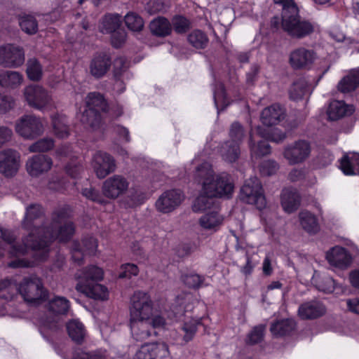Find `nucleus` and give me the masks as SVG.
<instances>
[{
    "mask_svg": "<svg viewBox=\"0 0 359 359\" xmlns=\"http://www.w3.org/2000/svg\"><path fill=\"white\" fill-rule=\"evenodd\" d=\"M129 187V182L121 175H114L104 181L102 187L103 195L110 199H116L123 194Z\"/></svg>",
    "mask_w": 359,
    "mask_h": 359,
    "instance_id": "15",
    "label": "nucleus"
},
{
    "mask_svg": "<svg viewBox=\"0 0 359 359\" xmlns=\"http://www.w3.org/2000/svg\"><path fill=\"white\" fill-rule=\"evenodd\" d=\"M24 96L28 104L38 110H43L52 104L51 96L45 88L38 85L26 87Z\"/></svg>",
    "mask_w": 359,
    "mask_h": 359,
    "instance_id": "12",
    "label": "nucleus"
},
{
    "mask_svg": "<svg viewBox=\"0 0 359 359\" xmlns=\"http://www.w3.org/2000/svg\"><path fill=\"white\" fill-rule=\"evenodd\" d=\"M215 196H208L202 190V194L195 201L193 208L194 211H202L209 209L213 205V199Z\"/></svg>",
    "mask_w": 359,
    "mask_h": 359,
    "instance_id": "46",
    "label": "nucleus"
},
{
    "mask_svg": "<svg viewBox=\"0 0 359 359\" xmlns=\"http://www.w3.org/2000/svg\"><path fill=\"white\" fill-rule=\"evenodd\" d=\"M23 81V76L18 72L2 70L0 72V86L5 88H15Z\"/></svg>",
    "mask_w": 359,
    "mask_h": 359,
    "instance_id": "33",
    "label": "nucleus"
},
{
    "mask_svg": "<svg viewBox=\"0 0 359 359\" xmlns=\"http://www.w3.org/2000/svg\"><path fill=\"white\" fill-rule=\"evenodd\" d=\"M189 42L196 48H203L208 43L206 35L200 30H195L188 36Z\"/></svg>",
    "mask_w": 359,
    "mask_h": 359,
    "instance_id": "45",
    "label": "nucleus"
},
{
    "mask_svg": "<svg viewBox=\"0 0 359 359\" xmlns=\"http://www.w3.org/2000/svg\"><path fill=\"white\" fill-rule=\"evenodd\" d=\"M284 110L278 104H273L265 108L261 114V121L266 126L276 125L284 117Z\"/></svg>",
    "mask_w": 359,
    "mask_h": 359,
    "instance_id": "26",
    "label": "nucleus"
},
{
    "mask_svg": "<svg viewBox=\"0 0 359 359\" xmlns=\"http://www.w3.org/2000/svg\"><path fill=\"white\" fill-rule=\"evenodd\" d=\"M54 141L51 138H43L38 140L29 147L32 152H46L53 149Z\"/></svg>",
    "mask_w": 359,
    "mask_h": 359,
    "instance_id": "49",
    "label": "nucleus"
},
{
    "mask_svg": "<svg viewBox=\"0 0 359 359\" xmlns=\"http://www.w3.org/2000/svg\"><path fill=\"white\" fill-rule=\"evenodd\" d=\"M183 195L180 190H170L164 192L156 201V209L163 213L173 211L183 201Z\"/></svg>",
    "mask_w": 359,
    "mask_h": 359,
    "instance_id": "19",
    "label": "nucleus"
},
{
    "mask_svg": "<svg viewBox=\"0 0 359 359\" xmlns=\"http://www.w3.org/2000/svg\"><path fill=\"white\" fill-rule=\"evenodd\" d=\"M240 197L244 202L255 205L259 210L266 205L261 182L257 177H250L245 181L241 189Z\"/></svg>",
    "mask_w": 359,
    "mask_h": 359,
    "instance_id": "7",
    "label": "nucleus"
},
{
    "mask_svg": "<svg viewBox=\"0 0 359 359\" xmlns=\"http://www.w3.org/2000/svg\"><path fill=\"white\" fill-rule=\"evenodd\" d=\"M11 281L4 279L0 281V298L6 300H11L13 294L11 292Z\"/></svg>",
    "mask_w": 359,
    "mask_h": 359,
    "instance_id": "59",
    "label": "nucleus"
},
{
    "mask_svg": "<svg viewBox=\"0 0 359 359\" xmlns=\"http://www.w3.org/2000/svg\"><path fill=\"white\" fill-rule=\"evenodd\" d=\"M18 290L24 300L30 304H39L46 300L48 294L41 280L36 276L25 277Z\"/></svg>",
    "mask_w": 359,
    "mask_h": 359,
    "instance_id": "6",
    "label": "nucleus"
},
{
    "mask_svg": "<svg viewBox=\"0 0 359 359\" xmlns=\"http://www.w3.org/2000/svg\"><path fill=\"white\" fill-rule=\"evenodd\" d=\"M0 237L6 243L11 245L10 250L8 251L9 255L12 257H16L14 260L11 261L8 263V266L10 268L13 269H17V268H27L31 266V262L26 259H21L19 258L20 256L25 255L28 253L29 250L36 251L39 250V249H33L31 247H27L26 252L24 254H18V253H12L13 250L14 249V247L16 246H24V239L26 238V236L24 237L22 240V243H15V236H14L13 233L9 230L4 229L3 228H0Z\"/></svg>",
    "mask_w": 359,
    "mask_h": 359,
    "instance_id": "11",
    "label": "nucleus"
},
{
    "mask_svg": "<svg viewBox=\"0 0 359 359\" xmlns=\"http://www.w3.org/2000/svg\"><path fill=\"white\" fill-rule=\"evenodd\" d=\"M184 283L190 287H198L202 282V278L197 274H188L183 276Z\"/></svg>",
    "mask_w": 359,
    "mask_h": 359,
    "instance_id": "62",
    "label": "nucleus"
},
{
    "mask_svg": "<svg viewBox=\"0 0 359 359\" xmlns=\"http://www.w3.org/2000/svg\"><path fill=\"white\" fill-rule=\"evenodd\" d=\"M201 323V319H191L186 322L183 325V330L185 332L184 339L185 341L191 340L196 332L197 327Z\"/></svg>",
    "mask_w": 359,
    "mask_h": 359,
    "instance_id": "52",
    "label": "nucleus"
},
{
    "mask_svg": "<svg viewBox=\"0 0 359 359\" xmlns=\"http://www.w3.org/2000/svg\"><path fill=\"white\" fill-rule=\"evenodd\" d=\"M280 200L283 209L287 213L296 211L300 205V196L295 189H284Z\"/></svg>",
    "mask_w": 359,
    "mask_h": 359,
    "instance_id": "24",
    "label": "nucleus"
},
{
    "mask_svg": "<svg viewBox=\"0 0 359 359\" xmlns=\"http://www.w3.org/2000/svg\"><path fill=\"white\" fill-rule=\"evenodd\" d=\"M326 312L325 306L318 301H310L302 304L298 309V316L304 320L316 319Z\"/></svg>",
    "mask_w": 359,
    "mask_h": 359,
    "instance_id": "23",
    "label": "nucleus"
},
{
    "mask_svg": "<svg viewBox=\"0 0 359 359\" xmlns=\"http://www.w3.org/2000/svg\"><path fill=\"white\" fill-rule=\"evenodd\" d=\"M44 308L49 315L43 321V325L51 330L56 331L59 329L55 316L66 315L69 309V301L60 296H54L45 304Z\"/></svg>",
    "mask_w": 359,
    "mask_h": 359,
    "instance_id": "8",
    "label": "nucleus"
},
{
    "mask_svg": "<svg viewBox=\"0 0 359 359\" xmlns=\"http://www.w3.org/2000/svg\"><path fill=\"white\" fill-rule=\"evenodd\" d=\"M214 101L218 112L224 109L229 104V101L225 95L224 86L222 83L217 84L214 90Z\"/></svg>",
    "mask_w": 359,
    "mask_h": 359,
    "instance_id": "44",
    "label": "nucleus"
},
{
    "mask_svg": "<svg viewBox=\"0 0 359 359\" xmlns=\"http://www.w3.org/2000/svg\"><path fill=\"white\" fill-rule=\"evenodd\" d=\"M174 29L177 33L185 32L189 27V22L187 19L182 16H176L172 19Z\"/></svg>",
    "mask_w": 359,
    "mask_h": 359,
    "instance_id": "58",
    "label": "nucleus"
},
{
    "mask_svg": "<svg viewBox=\"0 0 359 359\" xmlns=\"http://www.w3.org/2000/svg\"><path fill=\"white\" fill-rule=\"evenodd\" d=\"M15 131L25 139L33 140L43 133L44 127L36 116L23 115L15 123Z\"/></svg>",
    "mask_w": 359,
    "mask_h": 359,
    "instance_id": "10",
    "label": "nucleus"
},
{
    "mask_svg": "<svg viewBox=\"0 0 359 359\" xmlns=\"http://www.w3.org/2000/svg\"><path fill=\"white\" fill-rule=\"evenodd\" d=\"M25 61L24 48L15 43L0 46V66L14 69L21 67Z\"/></svg>",
    "mask_w": 359,
    "mask_h": 359,
    "instance_id": "9",
    "label": "nucleus"
},
{
    "mask_svg": "<svg viewBox=\"0 0 359 359\" xmlns=\"http://www.w3.org/2000/svg\"><path fill=\"white\" fill-rule=\"evenodd\" d=\"M20 154L11 149L0 151V172L6 177H12L19 168Z\"/></svg>",
    "mask_w": 359,
    "mask_h": 359,
    "instance_id": "18",
    "label": "nucleus"
},
{
    "mask_svg": "<svg viewBox=\"0 0 359 359\" xmlns=\"http://www.w3.org/2000/svg\"><path fill=\"white\" fill-rule=\"evenodd\" d=\"M326 259L329 264L340 269L347 268L352 262L351 254L341 246H334L326 253Z\"/></svg>",
    "mask_w": 359,
    "mask_h": 359,
    "instance_id": "21",
    "label": "nucleus"
},
{
    "mask_svg": "<svg viewBox=\"0 0 359 359\" xmlns=\"http://www.w3.org/2000/svg\"><path fill=\"white\" fill-rule=\"evenodd\" d=\"M18 21L22 30L27 34L32 35L37 32L38 22L34 16L27 14L20 15Z\"/></svg>",
    "mask_w": 359,
    "mask_h": 359,
    "instance_id": "41",
    "label": "nucleus"
},
{
    "mask_svg": "<svg viewBox=\"0 0 359 359\" xmlns=\"http://www.w3.org/2000/svg\"><path fill=\"white\" fill-rule=\"evenodd\" d=\"M121 18L117 14L106 15L99 25V29L102 33H114L121 25Z\"/></svg>",
    "mask_w": 359,
    "mask_h": 359,
    "instance_id": "37",
    "label": "nucleus"
},
{
    "mask_svg": "<svg viewBox=\"0 0 359 359\" xmlns=\"http://www.w3.org/2000/svg\"><path fill=\"white\" fill-rule=\"evenodd\" d=\"M220 154L225 161L234 162L240 154L239 144L228 140L221 147Z\"/></svg>",
    "mask_w": 359,
    "mask_h": 359,
    "instance_id": "39",
    "label": "nucleus"
},
{
    "mask_svg": "<svg viewBox=\"0 0 359 359\" xmlns=\"http://www.w3.org/2000/svg\"><path fill=\"white\" fill-rule=\"evenodd\" d=\"M144 201V194L140 190H135L126 198L125 203L127 208H135L142 204Z\"/></svg>",
    "mask_w": 359,
    "mask_h": 359,
    "instance_id": "47",
    "label": "nucleus"
},
{
    "mask_svg": "<svg viewBox=\"0 0 359 359\" xmlns=\"http://www.w3.org/2000/svg\"><path fill=\"white\" fill-rule=\"evenodd\" d=\"M318 58L314 50L299 47L290 52L289 63L294 69H310Z\"/></svg>",
    "mask_w": 359,
    "mask_h": 359,
    "instance_id": "13",
    "label": "nucleus"
},
{
    "mask_svg": "<svg viewBox=\"0 0 359 359\" xmlns=\"http://www.w3.org/2000/svg\"><path fill=\"white\" fill-rule=\"evenodd\" d=\"M340 169L346 175H359V154H346L340 161Z\"/></svg>",
    "mask_w": 359,
    "mask_h": 359,
    "instance_id": "27",
    "label": "nucleus"
},
{
    "mask_svg": "<svg viewBox=\"0 0 359 359\" xmlns=\"http://www.w3.org/2000/svg\"><path fill=\"white\" fill-rule=\"evenodd\" d=\"M69 209L68 208H60L56 209L52 213L51 223L49 226H46L43 235L39 238V242H34L32 239V234L24 239V246L14 247L12 253L24 254L26 252L27 247L33 249L42 250L43 259L47 256L48 246L55 239H58L60 242H67L73 236L75 227L72 222L69 221Z\"/></svg>",
    "mask_w": 359,
    "mask_h": 359,
    "instance_id": "1",
    "label": "nucleus"
},
{
    "mask_svg": "<svg viewBox=\"0 0 359 359\" xmlns=\"http://www.w3.org/2000/svg\"><path fill=\"white\" fill-rule=\"evenodd\" d=\"M66 330L69 337L77 344H81L86 336V330L78 320H70L66 323Z\"/></svg>",
    "mask_w": 359,
    "mask_h": 359,
    "instance_id": "32",
    "label": "nucleus"
},
{
    "mask_svg": "<svg viewBox=\"0 0 359 359\" xmlns=\"http://www.w3.org/2000/svg\"><path fill=\"white\" fill-rule=\"evenodd\" d=\"M359 86V68L345 76L338 84V88L343 93L354 90Z\"/></svg>",
    "mask_w": 359,
    "mask_h": 359,
    "instance_id": "38",
    "label": "nucleus"
},
{
    "mask_svg": "<svg viewBox=\"0 0 359 359\" xmlns=\"http://www.w3.org/2000/svg\"><path fill=\"white\" fill-rule=\"evenodd\" d=\"M276 4L282 6V27L291 37L304 38L314 32L311 22L302 19L299 9L293 0H273Z\"/></svg>",
    "mask_w": 359,
    "mask_h": 359,
    "instance_id": "4",
    "label": "nucleus"
},
{
    "mask_svg": "<svg viewBox=\"0 0 359 359\" xmlns=\"http://www.w3.org/2000/svg\"><path fill=\"white\" fill-rule=\"evenodd\" d=\"M196 179L202 182L203 191L208 196L229 197L233 191V183L226 173L215 174L212 166L207 162L198 166Z\"/></svg>",
    "mask_w": 359,
    "mask_h": 359,
    "instance_id": "3",
    "label": "nucleus"
},
{
    "mask_svg": "<svg viewBox=\"0 0 359 359\" xmlns=\"http://www.w3.org/2000/svg\"><path fill=\"white\" fill-rule=\"evenodd\" d=\"M148 323L149 327L145 329L147 330L150 333V327L163 328L167 324L166 320L163 316H162L161 314H156L154 311L153 316H151L150 319L148 320Z\"/></svg>",
    "mask_w": 359,
    "mask_h": 359,
    "instance_id": "57",
    "label": "nucleus"
},
{
    "mask_svg": "<svg viewBox=\"0 0 359 359\" xmlns=\"http://www.w3.org/2000/svg\"><path fill=\"white\" fill-rule=\"evenodd\" d=\"M53 164L52 159L44 154H36L29 158L26 163L28 173L34 177L48 171Z\"/></svg>",
    "mask_w": 359,
    "mask_h": 359,
    "instance_id": "20",
    "label": "nucleus"
},
{
    "mask_svg": "<svg viewBox=\"0 0 359 359\" xmlns=\"http://www.w3.org/2000/svg\"><path fill=\"white\" fill-rule=\"evenodd\" d=\"M15 101L11 96L0 94V114H4L11 110Z\"/></svg>",
    "mask_w": 359,
    "mask_h": 359,
    "instance_id": "55",
    "label": "nucleus"
},
{
    "mask_svg": "<svg viewBox=\"0 0 359 359\" xmlns=\"http://www.w3.org/2000/svg\"><path fill=\"white\" fill-rule=\"evenodd\" d=\"M109 290L107 287L100 283H91V299L95 300H106L108 299Z\"/></svg>",
    "mask_w": 359,
    "mask_h": 359,
    "instance_id": "50",
    "label": "nucleus"
},
{
    "mask_svg": "<svg viewBox=\"0 0 359 359\" xmlns=\"http://www.w3.org/2000/svg\"><path fill=\"white\" fill-rule=\"evenodd\" d=\"M107 109V103L101 94L91 93V120L93 118L96 123H100Z\"/></svg>",
    "mask_w": 359,
    "mask_h": 359,
    "instance_id": "28",
    "label": "nucleus"
},
{
    "mask_svg": "<svg viewBox=\"0 0 359 359\" xmlns=\"http://www.w3.org/2000/svg\"><path fill=\"white\" fill-rule=\"evenodd\" d=\"M169 354L168 346L165 343L146 344L141 346L133 359H164Z\"/></svg>",
    "mask_w": 359,
    "mask_h": 359,
    "instance_id": "17",
    "label": "nucleus"
},
{
    "mask_svg": "<svg viewBox=\"0 0 359 359\" xmlns=\"http://www.w3.org/2000/svg\"><path fill=\"white\" fill-rule=\"evenodd\" d=\"M151 32L158 36L169 35L172 31V25L165 18L159 17L153 20L149 25Z\"/></svg>",
    "mask_w": 359,
    "mask_h": 359,
    "instance_id": "36",
    "label": "nucleus"
},
{
    "mask_svg": "<svg viewBox=\"0 0 359 359\" xmlns=\"http://www.w3.org/2000/svg\"><path fill=\"white\" fill-rule=\"evenodd\" d=\"M353 111V105L346 104L343 101L333 100L330 104L327 114L330 120L335 121L351 115Z\"/></svg>",
    "mask_w": 359,
    "mask_h": 359,
    "instance_id": "25",
    "label": "nucleus"
},
{
    "mask_svg": "<svg viewBox=\"0 0 359 359\" xmlns=\"http://www.w3.org/2000/svg\"><path fill=\"white\" fill-rule=\"evenodd\" d=\"M311 146L305 140H299L287 145L283 151V156L290 165L304 163L310 156Z\"/></svg>",
    "mask_w": 359,
    "mask_h": 359,
    "instance_id": "14",
    "label": "nucleus"
},
{
    "mask_svg": "<svg viewBox=\"0 0 359 359\" xmlns=\"http://www.w3.org/2000/svg\"><path fill=\"white\" fill-rule=\"evenodd\" d=\"M43 217L44 210L41 205L31 204L27 207L25 216L22 222V229L29 231L26 238L32 234L33 241L39 242L46 229V227L42 226Z\"/></svg>",
    "mask_w": 359,
    "mask_h": 359,
    "instance_id": "5",
    "label": "nucleus"
},
{
    "mask_svg": "<svg viewBox=\"0 0 359 359\" xmlns=\"http://www.w3.org/2000/svg\"><path fill=\"white\" fill-rule=\"evenodd\" d=\"M312 91L311 86L304 78L297 80L290 88V96L294 100H299L309 96Z\"/></svg>",
    "mask_w": 359,
    "mask_h": 359,
    "instance_id": "34",
    "label": "nucleus"
},
{
    "mask_svg": "<svg viewBox=\"0 0 359 359\" xmlns=\"http://www.w3.org/2000/svg\"><path fill=\"white\" fill-rule=\"evenodd\" d=\"M311 283L318 290L325 293L332 292L336 287L335 281L330 276L317 271L314 272Z\"/></svg>",
    "mask_w": 359,
    "mask_h": 359,
    "instance_id": "29",
    "label": "nucleus"
},
{
    "mask_svg": "<svg viewBox=\"0 0 359 359\" xmlns=\"http://www.w3.org/2000/svg\"><path fill=\"white\" fill-rule=\"evenodd\" d=\"M257 133L262 136V137L269 140L271 141L275 142H279L284 140L285 135L280 132H279L277 130H273L271 134L269 133H265L261 131L260 128H257Z\"/></svg>",
    "mask_w": 359,
    "mask_h": 359,
    "instance_id": "61",
    "label": "nucleus"
},
{
    "mask_svg": "<svg viewBox=\"0 0 359 359\" xmlns=\"http://www.w3.org/2000/svg\"><path fill=\"white\" fill-rule=\"evenodd\" d=\"M278 169V164L273 161H265L259 166V171L262 175H271L276 173Z\"/></svg>",
    "mask_w": 359,
    "mask_h": 359,
    "instance_id": "56",
    "label": "nucleus"
},
{
    "mask_svg": "<svg viewBox=\"0 0 359 359\" xmlns=\"http://www.w3.org/2000/svg\"><path fill=\"white\" fill-rule=\"evenodd\" d=\"M91 167H93L96 176L102 179L115 171L116 163L113 157L108 154L97 151L93 156Z\"/></svg>",
    "mask_w": 359,
    "mask_h": 359,
    "instance_id": "16",
    "label": "nucleus"
},
{
    "mask_svg": "<svg viewBox=\"0 0 359 359\" xmlns=\"http://www.w3.org/2000/svg\"><path fill=\"white\" fill-rule=\"evenodd\" d=\"M126 34L124 30H117L112 34L111 43L116 47H120L126 41Z\"/></svg>",
    "mask_w": 359,
    "mask_h": 359,
    "instance_id": "64",
    "label": "nucleus"
},
{
    "mask_svg": "<svg viewBox=\"0 0 359 359\" xmlns=\"http://www.w3.org/2000/svg\"><path fill=\"white\" fill-rule=\"evenodd\" d=\"M299 221L301 227L309 234L314 235L320 230L318 219L307 210H302L299 213Z\"/></svg>",
    "mask_w": 359,
    "mask_h": 359,
    "instance_id": "30",
    "label": "nucleus"
},
{
    "mask_svg": "<svg viewBox=\"0 0 359 359\" xmlns=\"http://www.w3.org/2000/svg\"><path fill=\"white\" fill-rule=\"evenodd\" d=\"M111 66L109 57L104 53L95 55L91 62V75L100 78L103 76Z\"/></svg>",
    "mask_w": 359,
    "mask_h": 359,
    "instance_id": "31",
    "label": "nucleus"
},
{
    "mask_svg": "<svg viewBox=\"0 0 359 359\" xmlns=\"http://www.w3.org/2000/svg\"><path fill=\"white\" fill-rule=\"evenodd\" d=\"M90 93L87 94L86 97V104L83 107L79 109V111L76 114L77 118L80 122L88 128L90 126Z\"/></svg>",
    "mask_w": 359,
    "mask_h": 359,
    "instance_id": "51",
    "label": "nucleus"
},
{
    "mask_svg": "<svg viewBox=\"0 0 359 359\" xmlns=\"http://www.w3.org/2000/svg\"><path fill=\"white\" fill-rule=\"evenodd\" d=\"M223 222V215L215 210L204 213L198 219V224L201 229L210 233L217 231Z\"/></svg>",
    "mask_w": 359,
    "mask_h": 359,
    "instance_id": "22",
    "label": "nucleus"
},
{
    "mask_svg": "<svg viewBox=\"0 0 359 359\" xmlns=\"http://www.w3.org/2000/svg\"><path fill=\"white\" fill-rule=\"evenodd\" d=\"M52 125L55 135L60 139L67 138L70 135L69 126L67 117L55 114L52 116Z\"/></svg>",
    "mask_w": 359,
    "mask_h": 359,
    "instance_id": "35",
    "label": "nucleus"
},
{
    "mask_svg": "<svg viewBox=\"0 0 359 359\" xmlns=\"http://www.w3.org/2000/svg\"><path fill=\"white\" fill-rule=\"evenodd\" d=\"M264 326L259 325L251 331L248 337V341L250 344H256L260 341L264 336Z\"/></svg>",
    "mask_w": 359,
    "mask_h": 359,
    "instance_id": "60",
    "label": "nucleus"
},
{
    "mask_svg": "<svg viewBox=\"0 0 359 359\" xmlns=\"http://www.w3.org/2000/svg\"><path fill=\"white\" fill-rule=\"evenodd\" d=\"M154 304L150 295L143 291L134 292L130 299V326L133 336L136 340H144L150 336L146 330L148 320L154 314Z\"/></svg>",
    "mask_w": 359,
    "mask_h": 359,
    "instance_id": "2",
    "label": "nucleus"
},
{
    "mask_svg": "<svg viewBox=\"0 0 359 359\" xmlns=\"http://www.w3.org/2000/svg\"><path fill=\"white\" fill-rule=\"evenodd\" d=\"M124 20L127 27L132 32H140L144 27L143 19L135 13H128Z\"/></svg>",
    "mask_w": 359,
    "mask_h": 359,
    "instance_id": "43",
    "label": "nucleus"
},
{
    "mask_svg": "<svg viewBox=\"0 0 359 359\" xmlns=\"http://www.w3.org/2000/svg\"><path fill=\"white\" fill-rule=\"evenodd\" d=\"M121 272L118 275L120 278H130L132 276H137L138 267L134 264H123L121 267Z\"/></svg>",
    "mask_w": 359,
    "mask_h": 359,
    "instance_id": "54",
    "label": "nucleus"
},
{
    "mask_svg": "<svg viewBox=\"0 0 359 359\" xmlns=\"http://www.w3.org/2000/svg\"><path fill=\"white\" fill-rule=\"evenodd\" d=\"M253 134H250V147L254 156H264L270 153L271 148L266 140L260 141L257 145L252 144Z\"/></svg>",
    "mask_w": 359,
    "mask_h": 359,
    "instance_id": "48",
    "label": "nucleus"
},
{
    "mask_svg": "<svg viewBox=\"0 0 359 359\" xmlns=\"http://www.w3.org/2000/svg\"><path fill=\"white\" fill-rule=\"evenodd\" d=\"M26 72L27 77L30 80L39 81L41 79L42 76V67L36 59H29L27 60V62Z\"/></svg>",
    "mask_w": 359,
    "mask_h": 359,
    "instance_id": "42",
    "label": "nucleus"
},
{
    "mask_svg": "<svg viewBox=\"0 0 359 359\" xmlns=\"http://www.w3.org/2000/svg\"><path fill=\"white\" fill-rule=\"evenodd\" d=\"M295 327V323L292 319H285L273 323L270 330L275 336H283L290 333Z\"/></svg>",
    "mask_w": 359,
    "mask_h": 359,
    "instance_id": "40",
    "label": "nucleus"
},
{
    "mask_svg": "<svg viewBox=\"0 0 359 359\" xmlns=\"http://www.w3.org/2000/svg\"><path fill=\"white\" fill-rule=\"evenodd\" d=\"M72 257L74 262L79 265H81L83 263L84 254L81 251L80 244L78 243H74L72 249Z\"/></svg>",
    "mask_w": 359,
    "mask_h": 359,
    "instance_id": "63",
    "label": "nucleus"
},
{
    "mask_svg": "<svg viewBox=\"0 0 359 359\" xmlns=\"http://www.w3.org/2000/svg\"><path fill=\"white\" fill-rule=\"evenodd\" d=\"M244 137V131L242 126L239 123H233L231 125L230 132H229V137L230 140L229 141H231L233 143L238 144L241 142L243 138Z\"/></svg>",
    "mask_w": 359,
    "mask_h": 359,
    "instance_id": "53",
    "label": "nucleus"
}]
</instances>
